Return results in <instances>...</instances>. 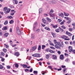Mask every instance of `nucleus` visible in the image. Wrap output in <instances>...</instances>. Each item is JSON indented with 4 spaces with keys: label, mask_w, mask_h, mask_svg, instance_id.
I'll return each mask as SVG.
<instances>
[{
    "label": "nucleus",
    "mask_w": 75,
    "mask_h": 75,
    "mask_svg": "<svg viewBox=\"0 0 75 75\" xmlns=\"http://www.w3.org/2000/svg\"><path fill=\"white\" fill-rule=\"evenodd\" d=\"M38 71H33V74H36V75H37L38 74Z\"/></svg>",
    "instance_id": "obj_38"
},
{
    "label": "nucleus",
    "mask_w": 75,
    "mask_h": 75,
    "mask_svg": "<svg viewBox=\"0 0 75 75\" xmlns=\"http://www.w3.org/2000/svg\"><path fill=\"white\" fill-rule=\"evenodd\" d=\"M40 31V29H38L37 30L35 31V32L36 33H39Z\"/></svg>",
    "instance_id": "obj_35"
},
{
    "label": "nucleus",
    "mask_w": 75,
    "mask_h": 75,
    "mask_svg": "<svg viewBox=\"0 0 75 75\" xmlns=\"http://www.w3.org/2000/svg\"><path fill=\"white\" fill-rule=\"evenodd\" d=\"M9 43L12 46L13 45V41H12V40H9Z\"/></svg>",
    "instance_id": "obj_33"
},
{
    "label": "nucleus",
    "mask_w": 75,
    "mask_h": 75,
    "mask_svg": "<svg viewBox=\"0 0 75 75\" xmlns=\"http://www.w3.org/2000/svg\"><path fill=\"white\" fill-rule=\"evenodd\" d=\"M65 22V21L64 20L63 21L61 22L60 23H59L60 25H64V23Z\"/></svg>",
    "instance_id": "obj_14"
},
{
    "label": "nucleus",
    "mask_w": 75,
    "mask_h": 75,
    "mask_svg": "<svg viewBox=\"0 0 75 75\" xmlns=\"http://www.w3.org/2000/svg\"><path fill=\"white\" fill-rule=\"evenodd\" d=\"M48 67H49L50 69H52V67L51 66H48Z\"/></svg>",
    "instance_id": "obj_53"
},
{
    "label": "nucleus",
    "mask_w": 75,
    "mask_h": 75,
    "mask_svg": "<svg viewBox=\"0 0 75 75\" xmlns=\"http://www.w3.org/2000/svg\"><path fill=\"white\" fill-rule=\"evenodd\" d=\"M64 16H66L67 17L69 16V14L68 13H66L65 12H64Z\"/></svg>",
    "instance_id": "obj_21"
},
{
    "label": "nucleus",
    "mask_w": 75,
    "mask_h": 75,
    "mask_svg": "<svg viewBox=\"0 0 75 75\" xmlns=\"http://www.w3.org/2000/svg\"><path fill=\"white\" fill-rule=\"evenodd\" d=\"M42 21L43 23L45 24V23H46V20H45V19H42Z\"/></svg>",
    "instance_id": "obj_29"
},
{
    "label": "nucleus",
    "mask_w": 75,
    "mask_h": 75,
    "mask_svg": "<svg viewBox=\"0 0 75 75\" xmlns=\"http://www.w3.org/2000/svg\"><path fill=\"white\" fill-rule=\"evenodd\" d=\"M32 71H33V69L32 68L30 69V72H32Z\"/></svg>",
    "instance_id": "obj_58"
},
{
    "label": "nucleus",
    "mask_w": 75,
    "mask_h": 75,
    "mask_svg": "<svg viewBox=\"0 0 75 75\" xmlns=\"http://www.w3.org/2000/svg\"><path fill=\"white\" fill-rule=\"evenodd\" d=\"M32 56L34 57H36V54H35L32 55Z\"/></svg>",
    "instance_id": "obj_60"
},
{
    "label": "nucleus",
    "mask_w": 75,
    "mask_h": 75,
    "mask_svg": "<svg viewBox=\"0 0 75 75\" xmlns=\"http://www.w3.org/2000/svg\"><path fill=\"white\" fill-rule=\"evenodd\" d=\"M45 30H47L48 31H50V28H49L48 27H46L45 28Z\"/></svg>",
    "instance_id": "obj_20"
},
{
    "label": "nucleus",
    "mask_w": 75,
    "mask_h": 75,
    "mask_svg": "<svg viewBox=\"0 0 75 75\" xmlns=\"http://www.w3.org/2000/svg\"><path fill=\"white\" fill-rule=\"evenodd\" d=\"M14 15V13H10V15L11 16H13Z\"/></svg>",
    "instance_id": "obj_51"
},
{
    "label": "nucleus",
    "mask_w": 75,
    "mask_h": 75,
    "mask_svg": "<svg viewBox=\"0 0 75 75\" xmlns=\"http://www.w3.org/2000/svg\"><path fill=\"white\" fill-rule=\"evenodd\" d=\"M7 17L8 18V19H13V17L11 16H8Z\"/></svg>",
    "instance_id": "obj_40"
},
{
    "label": "nucleus",
    "mask_w": 75,
    "mask_h": 75,
    "mask_svg": "<svg viewBox=\"0 0 75 75\" xmlns=\"http://www.w3.org/2000/svg\"><path fill=\"white\" fill-rule=\"evenodd\" d=\"M57 53H58V54L59 55H60L61 54V52H60V51H57Z\"/></svg>",
    "instance_id": "obj_48"
},
{
    "label": "nucleus",
    "mask_w": 75,
    "mask_h": 75,
    "mask_svg": "<svg viewBox=\"0 0 75 75\" xmlns=\"http://www.w3.org/2000/svg\"><path fill=\"white\" fill-rule=\"evenodd\" d=\"M4 68L3 66L1 64H0V69H3Z\"/></svg>",
    "instance_id": "obj_31"
},
{
    "label": "nucleus",
    "mask_w": 75,
    "mask_h": 75,
    "mask_svg": "<svg viewBox=\"0 0 75 75\" xmlns=\"http://www.w3.org/2000/svg\"><path fill=\"white\" fill-rule=\"evenodd\" d=\"M64 18L66 19V20H69V21H68L67 22V23H68V24L70 23H71V21H70V18L65 17H64Z\"/></svg>",
    "instance_id": "obj_4"
},
{
    "label": "nucleus",
    "mask_w": 75,
    "mask_h": 75,
    "mask_svg": "<svg viewBox=\"0 0 75 75\" xmlns=\"http://www.w3.org/2000/svg\"><path fill=\"white\" fill-rule=\"evenodd\" d=\"M55 44V47L57 49H61L62 47L63 48L64 45L63 41L61 42H57L56 40H53Z\"/></svg>",
    "instance_id": "obj_1"
},
{
    "label": "nucleus",
    "mask_w": 75,
    "mask_h": 75,
    "mask_svg": "<svg viewBox=\"0 0 75 75\" xmlns=\"http://www.w3.org/2000/svg\"><path fill=\"white\" fill-rule=\"evenodd\" d=\"M42 49L43 50L44 49V48L45 47V45H42Z\"/></svg>",
    "instance_id": "obj_42"
},
{
    "label": "nucleus",
    "mask_w": 75,
    "mask_h": 75,
    "mask_svg": "<svg viewBox=\"0 0 75 75\" xmlns=\"http://www.w3.org/2000/svg\"><path fill=\"white\" fill-rule=\"evenodd\" d=\"M64 55H65L66 57H68L69 56L68 54L66 53H64Z\"/></svg>",
    "instance_id": "obj_47"
},
{
    "label": "nucleus",
    "mask_w": 75,
    "mask_h": 75,
    "mask_svg": "<svg viewBox=\"0 0 75 75\" xmlns=\"http://www.w3.org/2000/svg\"><path fill=\"white\" fill-rule=\"evenodd\" d=\"M59 28L60 29V31L61 32H63L64 31L63 29L61 28L60 27H59Z\"/></svg>",
    "instance_id": "obj_39"
},
{
    "label": "nucleus",
    "mask_w": 75,
    "mask_h": 75,
    "mask_svg": "<svg viewBox=\"0 0 75 75\" xmlns=\"http://www.w3.org/2000/svg\"><path fill=\"white\" fill-rule=\"evenodd\" d=\"M14 21L13 20H11L10 21H9V23L10 24H13V23Z\"/></svg>",
    "instance_id": "obj_28"
},
{
    "label": "nucleus",
    "mask_w": 75,
    "mask_h": 75,
    "mask_svg": "<svg viewBox=\"0 0 75 75\" xmlns=\"http://www.w3.org/2000/svg\"><path fill=\"white\" fill-rule=\"evenodd\" d=\"M65 34L66 35H67L69 36H71L72 35V34H71V33L67 31L65 32Z\"/></svg>",
    "instance_id": "obj_5"
},
{
    "label": "nucleus",
    "mask_w": 75,
    "mask_h": 75,
    "mask_svg": "<svg viewBox=\"0 0 75 75\" xmlns=\"http://www.w3.org/2000/svg\"><path fill=\"white\" fill-rule=\"evenodd\" d=\"M8 21H5V22H4V25H6L7 24H8Z\"/></svg>",
    "instance_id": "obj_30"
},
{
    "label": "nucleus",
    "mask_w": 75,
    "mask_h": 75,
    "mask_svg": "<svg viewBox=\"0 0 75 75\" xmlns=\"http://www.w3.org/2000/svg\"><path fill=\"white\" fill-rule=\"evenodd\" d=\"M61 68H66V66H63V65H62L61 66Z\"/></svg>",
    "instance_id": "obj_49"
},
{
    "label": "nucleus",
    "mask_w": 75,
    "mask_h": 75,
    "mask_svg": "<svg viewBox=\"0 0 75 75\" xmlns=\"http://www.w3.org/2000/svg\"><path fill=\"white\" fill-rule=\"evenodd\" d=\"M15 4H17L18 3V0H16V1H15Z\"/></svg>",
    "instance_id": "obj_56"
},
{
    "label": "nucleus",
    "mask_w": 75,
    "mask_h": 75,
    "mask_svg": "<svg viewBox=\"0 0 75 75\" xmlns=\"http://www.w3.org/2000/svg\"><path fill=\"white\" fill-rule=\"evenodd\" d=\"M61 28H62L63 29H65L66 28V27L65 26L62 25L61 26Z\"/></svg>",
    "instance_id": "obj_41"
},
{
    "label": "nucleus",
    "mask_w": 75,
    "mask_h": 75,
    "mask_svg": "<svg viewBox=\"0 0 75 75\" xmlns=\"http://www.w3.org/2000/svg\"><path fill=\"white\" fill-rule=\"evenodd\" d=\"M17 48L16 47V48H14V50H15V51H17Z\"/></svg>",
    "instance_id": "obj_57"
},
{
    "label": "nucleus",
    "mask_w": 75,
    "mask_h": 75,
    "mask_svg": "<svg viewBox=\"0 0 75 75\" xmlns=\"http://www.w3.org/2000/svg\"><path fill=\"white\" fill-rule=\"evenodd\" d=\"M16 30L17 31H20V30L19 29V28L18 27H16Z\"/></svg>",
    "instance_id": "obj_50"
},
{
    "label": "nucleus",
    "mask_w": 75,
    "mask_h": 75,
    "mask_svg": "<svg viewBox=\"0 0 75 75\" xmlns=\"http://www.w3.org/2000/svg\"><path fill=\"white\" fill-rule=\"evenodd\" d=\"M74 35H73V36H72V40H74Z\"/></svg>",
    "instance_id": "obj_55"
},
{
    "label": "nucleus",
    "mask_w": 75,
    "mask_h": 75,
    "mask_svg": "<svg viewBox=\"0 0 75 75\" xmlns=\"http://www.w3.org/2000/svg\"><path fill=\"white\" fill-rule=\"evenodd\" d=\"M69 52H71V51H72V47L71 46H69Z\"/></svg>",
    "instance_id": "obj_8"
},
{
    "label": "nucleus",
    "mask_w": 75,
    "mask_h": 75,
    "mask_svg": "<svg viewBox=\"0 0 75 75\" xmlns=\"http://www.w3.org/2000/svg\"><path fill=\"white\" fill-rule=\"evenodd\" d=\"M3 11H4V13L5 14L9 13L10 11H11V9L10 8H8L7 7H5L3 9Z\"/></svg>",
    "instance_id": "obj_2"
},
{
    "label": "nucleus",
    "mask_w": 75,
    "mask_h": 75,
    "mask_svg": "<svg viewBox=\"0 0 75 75\" xmlns=\"http://www.w3.org/2000/svg\"><path fill=\"white\" fill-rule=\"evenodd\" d=\"M64 57L63 54H61L60 55V59L61 60H63L64 59Z\"/></svg>",
    "instance_id": "obj_6"
},
{
    "label": "nucleus",
    "mask_w": 75,
    "mask_h": 75,
    "mask_svg": "<svg viewBox=\"0 0 75 75\" xmlns=\"http://www.w3.org/2000/svg\"><path fill=\"white\" fill-rule=\"evenodd\" d=\"M50 48L51 49H53V50H55V48L53 47H50Z\"/></svg>",
    "instance_id": "obj_59"
},
{
    "label": "nucleus",
    "mask_w": 75,
    "mask_h": 75,
    "mask_svg": "<svg viewBox=\"0 0 75 75\" xmlns=\"http://www.w3.org/2000/svg\"><path fill=\"white\" fill-rule=\"evenodd\" d=\"M72 25L73 26L75 27V23H73L72 24Z\"/></svg>",
    "instance_id": "obj_64"
},
{
    "label": "nucleus",
    "mask_w": 75,
    "mask_h": 75,
    "mask_svg": "<svg viewBox=\"0 0 75 75\" xmlns=\"http://www.w3.org/2000/svg\"><path fill=\"white\" fill-rule=\"evenodd\" d=\"M8 34H9L8 33H6L5 34H4V36L6 37H7L8 36Z\"/></svg>",
    "instance_id": "obj_32"
},
{
    "label": "nucleus",
    "mask_w": 75,
    "mask_h": 75,
    "mask_svg": "<svg viewBox=\"0 0 75 75\" xmlns=\"http://www.w3.org/2000/svg\"><path fill=\"white\" fill-rule=\"evenodd\" d=\"M7 30V27H4V28H2V30Z\"/></svg>",
    "instance_id": "obj_19"
},
{
    "label": "nucleus",
    "mask_w": 75,
    "mask_h": 75,
    "mask_svg": "<svg viewBox=\"0 0 75 75\" xmlns=\"http://www.w3.org/2000/svg\"><path fill=\"white\" fill-rule=\"evenodd\" d=\"M25 72H27V71L28 72L29 71V69H25Z\"/></svg>",
    "instance_id": "obj_46"
},
{
    "label": "nucleus",
    "mask_w": 75,
    "mask_h": 75,
    "mask_svg": "<svg viewBox=\"0 0 75 75\" xmlns=\"http://www.w3.org/2000/svg\"><path fill=\"white\" fill-rule=\"evenodd\" d=\"M20 54L19 52H16L14 54V55L15 56H19Z\"/></svg>",
    "instance_id": "obj_9"
},
{
    "label": "nucleus",
    "mask_w": 75,
    "mask_h": 75,
    "mask_svg": "<svg viewBox=\"0 0 75 75\" xmlns=\"http://www.w3.org/2000/svg\"><path fill=\"white\" fill-rule=\"evenodd\" d=\"M66 70H67L66 68L64 69H63V72H64V73H65Z\"/></svg>",
    "instance_id": "obj_45"
},
{
    "label": "nucleus",
    "mask_w": 75,
    "mask_h": 75,
    "mask_svg": "<svg viewBox=\"0 0 75 75\" xmlns=\"http://www.w3.org/2000/svg\"><path fill=\"white\" fill-rule=\"evenodd\" d=\"M73 29H72V28H69V31H72V30Z\"/></svg>",
    "instance_id": "obj_54"
},
{
    "label": "nucleus",
    "mask_w": 75,
    "mask_h": 75,
    "mask_svg": "<svg viewBox=\"0 0 75 75\" xmlns=\"http://www.w3.org/2000/svg\"><path fill=\"white\" fill-rule=\"evenodd\" d=\"M50 55L48 54H47L46 55V58L47 59H48L49 58Z\"/></svg>",
    "instance_id": "obj_15"
},
{
    "label": "nucleus",
    "mask_w": 75,
    "mask_h": 75,
    "mask_svg": "<svg viewBox=\"0 0 75 75\" xmlns=\"http://www.w3.org/2000/svg\"><path fill=\"white\" fill-rule=\"evenodd\" d=\"M52 4H55L56 3V2L55 1H52Z\"/></svg>",
    "instance_id": "obj_44"
},
{
    "label": "nucleus",
    "mask_w": 75,
    "mask_h": 75,
    "mask_svg": "<svg viewBox=\"0 0 75 75\" xmlns=\"http://www.w3.org/2000/svg\"><path fill=\"white\" fill-rule=\"evenodd\" d=\"M36 57H40V54H36Z\"/></svg>",
    "instance_id": "obj_25"
},
{
    "label": "nucleus",
    "mask_w": 75,
    "mask_h": 75,
    "mask_svg": "<svg viewBox=\"0 0 75 75\" xmlns=\"http://www.w3.org/2000/svg\"><path fill=\"white\" fill-rule=\"evenodd\" d=\"M1 54H2L3 56H5V53L4 52H1Z\"/></svg>",
    "instance_id": "obj_52"
},
{
    "label": "nucleus",
    "mask_w": 75,
    "mask_h": 75,
    "mask_svg": "<svg viewBox=\"0 0 75 75\" xmlns=\"http://www.w3.org/2000/svg\"><path fill=\"white\" fill-rule=\"evenodd\" d=\"M3 51L4 53H6L7 52V50L6 49H3Z\"/></svg>",
    "instance_id": "obj_43"
},
{
    "label": "nucleus",
    "mask_w": 75,
    "mask_h": 75,
    "mask_svg": "<svg viewBox=\"0 0 75 75\" xmlns=\"http://www.w3.org/2000/svg\"><path fill=\"white\" fill-rule=\"evenodd\" d=\"M50 45L52 46H54V45L52 43H50Z\"/></svg>",
    "instance_id": "obj_61"
},
{
    "label": "nucleus",
    "mask_w": 75,
    "mask_h": 75,
    "mask_svg": "<svg viewBox=\"0 0 75 75\" xmlns=\"http://www.w3.org/2000/svg\"><path fill=\"white\" fill-rule=\"evenodd\" d=\"M46 19L47 21L48 22L50 23L51 22V19H50L49 18L47 17Z\"/></svg>",
    "instance_id": "obj_11"
},
{
    "label": "nucleus",
    "mask_w": 75,
    "mask_h": 75,
    "mask_svg": "<svg viewBox=\"0 0 75 75\" xmlns=\"http://www.w3.org/2000/svg\"><path fill=\"white\" fill-rule=\"evenodd\" d=\"M9 32L11 33L12 32V28H10L9 29Z\"/></svg>",
    "instance_id": "obj_62"
},
{
    "label": "nucleus",
    "mask_w": 75,
    "mask_h": 75,
    "mask_svg": "<svg viewBox=\"0 0 75 75\" xmlns=\"http://www.w3.org/2000/svg\"><path fill=\"white\" fill-rule=\"evenodd\" d=\"M22 67L25 68H26L27 67H28L27 65L26 64H23L22 65Z\"/></svg>",
    "instance_id": "obj_16"
},
{
    "label": "nucleus",
    "mask_w": 75,
    "mask_h": 75,
    "mask_svg": "<svg viewBox=\"0 0 75 75\" xmlns=\"http://www.w3.org/2000/svg\"><path fill=\"white\" fill-rule=\"evenodd\" d=\"M42 8H40L39 9V13H41V12H42Z\"/></svg>",
    "instance_id": "obj_23"
},
{
    "label": "nucleus",
    "mask_w": 75,
    "mask_h": 75,
    "mask_svg": "<svg viewBox=\"0 0 75 75\" xmlns=\"http://www.w3.org/2000/svg\"><path fill=\"white\" fill-rule=\"evenodd\" d=\"M54 11L52 9H51L50 11V12L49 13V14L52 13H54Z\"/></svg>",
    "instance_id": "obj_18"
},
{
    "label": "nucleus",
    "mask_w": 75,
    "mask_h": 75,
    "mask_svg": "<svg viewBox=\"0 0 75 75\" xmlns=\"http://www.w3.org/2000/svg\"><path fill=\"white\" fill-rule=\"evenodd\" d=\"M59 16L60 17L64 18V14L63 13H61V14H58Z\"/></svg>",
    "instance_id": "obj_7"
},
{
    "label": "nucleus",
    "mask_w": 75,
    "mask_h": 75,
    "mask_svg": "<svg viewBox=\"0 0 75 75\" xmlns=\"http://www.w3.org/2000/svg\"><path fill=\"white\" fill-rule=\"evenodd\" d=\"M49 52L51 53H54L55 52V51H53L52 50H50Z\"/></svg>",
    "instance_id": "obj_24"
},
{
    "label": "nucleus",
    "mask_w": 75,
    "mask_h": 75,
    "mask_svg": "<svg viewBox=\"0 0 75 75\" xmlns=\"http://www.w3.org/2000/svg\"><path fill=\"white\" fill-rule=\"evenodd\" d=\"M49 15L51 17H54L55 16V14L54 13H50L49 14Z\"/></svg>",
    "instance_id": "obj_13"
},
{
    "label": "nucleus",
    "mask_w": 75,
    "mask_h": 75,
    "mask_svg": "<svg viewBox=\"0 0 75 75\" xmlns=\"http://www.w3.org/2000/svg\"><path fill=\"white\" fill-rule=\"evenodd\" d=\"M15 67L17 68H18V64H15Z\"/></svg>",
    "instance_id": "obj_37"
},
{
    "label": "nucleus",
    "mask_w": 75,
    "mask_h": 75,
    "mask_svg": "<svg viewBox=\"0 0 75 75\" xmlns=\"http://www.w3.org/2000/svg\"><path fill=\"white\" fill-rule=\"evenodd\" d=\"M55 31L57 33H59L60 32V30H59V28H57L55 30Z\"/></svg>",
    "instance_id": "obj_27"
},
{
    "label": "nucleus",
    "mask_w": 75,
    "mask_h": 75,
    "mask_svg": "<svg viewBox=\"0 0 75 75\" xmlns=\"http://www.w3.org/2000/svg\"><path fill=\"white\" fill-rule=\"evenodd\" d=\"M36 49V46H34L32 47V51H35Z\"/></svg>",
    "instance_id": "obj_10"
},
{
    "label": "nucleus",
    "mask_w": 75,
    "mask_h": 75,
    "mask_svg": "<svg viewBox=\"0 0 75 75\" xmlns=\"http://www.w3.org/2000/svg\"><path fill=\"white\" fill-rule=\"evenodd\" d=\"M17 32L18 35H20L21 34V31L20 30H17Z\"/></svg>",
    "instance_id": "obj_17"
},
{
    "label": "nucleus",
    "mask_w": 75,
    "mask_h": 75,
    "mask_svg": "<svg viewBox=\"0 0 75 75\" xmlns=\"http://www.w3.org/2000/svg\"><path fill=\"white\" fill-rule=\"evenodd\" d=\"M41 49V46L39 45L38 47V51L40 50Z\"/></svg>",
    "instance_id": "obj_36"
},
{
    "label": "nucleus",
    "mask_w": 75,
    "mask_h": 75,
    "mask_svg": "<svg viewBox=\"0 0 75 75\" xmlns=\"http://www.w3.org/2000/svg\"><path fill=\"white\" fill-rule=\"evenodd\" d=\"M11 13H15L14 10H12L11 11Z\"/></svg>",
    "instance_id": "obj_63"
},
{
    "label": "nucleus",
    "mask_w": 75,
    "mask_h": 75,
    "mask_svg": "<svg viewBox=\"0 0 75 75\" xmlns=\"http://www.w3.org/2000/svg\"><path fill=\"white\" fill-rule=\"evenodd\" d=\"M62 38L64 39V40H70L68 36H67L65 35H63L61 36Z\"/></svg>",
    "instance_id": "obj_3"
},
{
    "label": "nucleus",
    "mask_w": 75,
    "mask_h": 75,
    "mask_svg": "<svg viewBox=\"0 0 75 75\" xmlns=\"http://www.w3.org/2000/svg\"><path fill=\"white\" fill-rule=\"evenodd\" d=\"M53 28L56 29L57 27V25H53L52 26Z\"/></svg>",
    "instance_id": "obj_34"
},
{
    "label": "nucleus",
    "mask_w": 75,
    "mask_h": 75,
    "mask_svg": "<svg viewBox=\"0 0 75 75\" xmlns=\"http://www.w3.org/2000/svg\"><path fill=\"white\" fill-rule=\"evenodd\" d=\"M62 21V20L61 19H58V20L57 21V22L58 23H60Z\"/></svg>",
    "instance_id": "obj_26"
},
{
    "label": "nucleus",
    "mask_w": 75,
    "mask_h": 75,
    "mask_svg": "<svg viewBox=\"0 0 75 75\" xmlns=\"http://www.w3.org/2000/svg\"><path fill=\"white\" fill-rule=\"evenodd\" d=\"M51 34L52 35L53 37L54 38L56 37V34L54 33H53L52 32L51 33Z\"/></svg>",
    "instance_id": "obj_22"
},
{
    "label": "nucleus",
    "mask_w": 75,
    "mask_h": 75,
    "mask_svg": "<svg viewBox=\"0 0 75 75\" xmlns=\"http://www.w3.org/2000/svg\"><path fill=\"white\" fill-rule=\"evenodd\" d=\"M52 57H53L52 59H57V57L55 55L53 54V55H52Z\"/></svg>",
    "instance_id": "obj_12"
}]
</instances>
